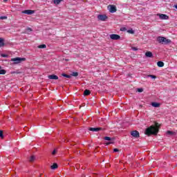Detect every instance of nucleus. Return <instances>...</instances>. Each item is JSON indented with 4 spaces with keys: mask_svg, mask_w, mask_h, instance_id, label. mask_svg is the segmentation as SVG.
I'll return each instance as SVG.
<instances>
[{
    "mask_svg": "<svg viewBox=\"0 0 177 177\" xmlns=\"http://www.w3.org/2000/svg\"><path fill=\"white\" fill-rule=\"evenodd\" d=\"M158 133V128L156 126H150L145 130V135L150 136V135H157Z\"/></svg>",
    "mask_w": 177,
    "mask_h": 177,
    "instance_id": "obj_1",
    "label": "nucleus"
},
{
    "mask_svg": "<svg viewBox=\"0 0 177 177\" xmlns=\"http://www.w3.org/2000/svg\"><path fill=\"white\" fill-rule=\"evenodd\" d=\"M158 41L159 44H162L164 45H168V44H170L171 40L169 39H167L164 37L159 36L158 37Z\"/></svg>",
    "mask_w": 177,
    "mask_h": 177,
    "instance_id": "obj_2",
    "label": "nucleus"
},
{
    "mask_svg": "<svg viewBox=\"0 0 177 177\" xmlns=\"http://www.w3.org/2000/svg\"><path fill=\"white\" fill-rule=\"evenodd\" d=\"M11 62H12L14 64H20V63H21L22 62H26V58L17 57L11 59Z\"/></svg>",
    "mask_w": 177,
    "mask_h": 177,
    "instance_id": "obj_3",
    "label": "nucleus"
},
{
    "mask_svg": "<svg viewBox=\"0 0 177 177\" xmlns=\"http://www.w3.org/2000/svg\"><path fill=\"white\" fill-rule=\"evenodd\" d=\"M104 140H108V142H106V146H109V145H113V143L114 142V140H115V139L114 138H110V137H104Z\"/></svg>",
    "mask_w": 177,
    "mask_h": 177,
    "instance_id": "obj_4",
    "label": "nucleus"
},
{
    "mask_svg": "<svg viewBox=\"0 0 177 177\" xmlns=\"http://www.w3.org/2000/svg\"><path fill=\"white\" fill-rule=\"evenodd\" d=\"M108 9L111 13H115L117 12V7L114 5L108 6Z\"/></svg>",
    "mask_w": 177,
    "mask_h": 177,
    "instance_id": "obj_5",
    "label": "nucleus"
},
{
    "mask_svg": "<svg viewBox=\"0 0 177 177\" xmlns=\"http://www.w3.org/2000/svg\"><path fill=\"white\" fill-rule=\"evenodd\" d=\"M110 38L113 41H118V39H121V36L115 34H112V35H110Z\"/></svg>",
    "mask_w": 177,
    "mask_h": 177,
    "instance_id": "obj_6",
    "label": "nucleus"
},
{
    "mask_svg": "<svg viewBox=\"0 0 177 177\" xmlns=\"http://www.w3.org/2000/svg\"><path fill=\"white\" fill-rule=\"evenodd\" d=\"M158 16L161 20H168L169 19V17L165 14H158Z\"/></svg>",
    "mask_w": 177,
    "mask_h": 177,
    "instance_id": "obj_7",
    "label": "nucleus"
},
{
    "mask_svg": "<svg viewBox=\"0 0 177 177\" xmlns=\"http://www.w3.org/2000/svg\"><path fill=\"white\" fill-rule=\"evenodd\" d=\"M22 13H24V15H34V13H35V11L32 10H25L22 11Z\"/></svg>",
    "mask_w": 177,
    "mask_h": 177,
    "instance_id": "obj_8",
    "label": "nucleus"
},
{
    "mask_svg": "<svg viewBox=\"0 0 177 177\" xmlns=\"http://www.w3.org/2000/svg\"><path fill=\"white\" fill-rule=\"evenodd\" d=\"M98 20H101V21H106V19H107V16L105 15H99L97 16Z\"/></svg>",
    "mask_w": 177,
    "mask_h": 177,
    "instance_id": "obj_9",
    "label": "nucleus"
},
{
    "mask_svg": "<svg viewBox=\"0 0 177 177\" xmlns=\"http://www.w3.org/2000/svg\"><path fill=\"white\" fill-rule=\"evenodd\" d=\"M100 129H102V128H99V127H90L89 128V131H91L92 132H99V131H100Z\"/></svg>",
    "mask_w": 177,
    "mask_h": 177,
    "instance_id": "obj_10",
    "label": "nucleus"
},
{
    "mask_svg": "<svg viewBox=\"0 0 177 177\" xmlns=\"http://www.w3.org/2000/svg\"><path fill=\"white\" fill-rule=\"evenodd\" d=\"M131 135L133 136V138H139V131H133L131 132Z\"/></svg>",
    "mask_w": 177,
    "mask_h": 177,
    "instance_id": "obj_11",
    "label": "nucleus"
},
{
    "mask_svg": "<svg viewBox=\"0 0 177 177\" xmlns=\"http://www.w3.org/2000/svg\"><path fill=\"white\" fill-rule=\"evenodd\" d=\"M48 78L49 80H59V77H57V75H48Z\"/></svg>",
    "mask_w": 177,
    "mask_h": 177,
    "instance_id": "obj_12",
    "label": "nucleus"
},
{
    "mask_svg": "<svg viewBox=\"0 0 177 177\" xmlns=\"http://www.w3.org/2000/svg\"><path fill=\"white\" fill-rule=\"evenodd\" d=\"M147 57H153V53L150 51H148L145 53Z\"/></svg>",
    "mask_w": 177,
    "mask_h": 177,
    "instance_id": "obj_13",
    "label": "nucleus"
},
{
    "mask_svg": "<svg viewBox=\"0 0 177 177\" xmlns=\"http://www.w3.org/2000/svg\"><path fill=\"white\" fill-rule=\"evenodd\" d=\"M158 67H164V62L159 61L157 62Z\"/></svg>",
    "mask_w": 177,
    "mask_h": 177,
    "instance_id": "obj_14",
    "label": "nucleus"
},
{
    "mask_svg": "<svg viewBox=\"0 0 177 177\" xmlns=\"http://www.w3.org/2000/svg\"><path fill=\"white\" fill-rule=\"evenodd\" d=\"M84 96H88V95H91V91L88 89H86L84 92Z\"/></svg>",
    "mask_w": 177,
    "mask_h": 177,
    "instance_id": "obj_15",
    "label": "nucleus"
},
{
    "mask_svg": "<svg viewBox=\"0 0 177 177\" xmlns=\"http://www.w3.org/2000/svg\"><path fill=\"white\" fill-rule=\"evenodd\" d=\"M151 106L153 107H160V103L158 102H152Z\"/></svg>",
    "mask_w": 177,
    "mask_h": 177,
    "instance_id": "obj_16",
    "label": "nucleus"
},
{
    "mask_svg": "<svg viewBox=\"0 0 177 177\" xmlns=\"http://www.w3.org/2000/svg\"><path fill=\"white\" fill-rule=\"evenodd\" d=\"M5 43L3 42V39L0 38V48H2V46H4Z\"/></svg>",
    "mask_w": 177,
    "mask_h": 177,
    "instance_id": "obj_17",
    "label": "nucleus"
},
{
    "mask_svg": "<svg viewBox=\"0 0 177 177\" xmlns=\"http://www.w3.org/2000/svg\"><path fill=\"white\" fill-rule=\"evenodd\" d=\"M38 48H39V49H45V48H46V45H45V44H41V45L38 46Z\"/></svg>",
    "mask_w": 177,
    "mask_h": 177,
    "instance_id": "obj_18",
    "label": "nucleus"
},
{
    "mask_svg": "<svg viewBox=\"0 0 177 177\" xmlns=\"http://www.w3.org/2000/svg\"><path fill=\"white\" fill-rule=\"evenodd\" d=\"M62 1H63V0H53V2L55 5H59V3H60V2H62Z\"/></svg>",
    "mask_w": 177,
    "mask_h": 177,
    "instance_id": "obj_19",
    "label": "nucleus"
},
{
    "mask_svg": "<svg viewBox=\"0 0 177 177\" xmlns=\"http://www.w3.org/2000/svg\"><path fill=\"white\" fill-rule=\"evenodd\" d=\"M6 74V71L3 70V69H0V75H5Z\"/></svg>",
    "mask_w": 177,
    "mask_h": 177,
    "instance_id": "obj_20",
    "label": "nucleus"
},
{
    "mask_svg": "<svg viewBox=\"0 0 177 177\" xmlns=\"http://www.w3.org/2000/svg\"><path fill=\"white\" fill-rule=\"evenodd\" d=\"M56 168H57V164L54 163V164L51 166V169H56Z\"/></svg>",
    "mask_w": 177,
    "mask_h": 177,
    "instance_id": "obj_21",
    "label": "nucleus"
},
{
    "mask_svg": "<svg viewBox=\"0 0 177 177\" xmlns=\"http://www.w3.org/2000/svg\"><path fill=\"white\" fill-rule=\"evenodd\" d=\"M62 77H66V78H71V75H67L66 73H63Z\"/></svg>",
    "mask_w": 177,
    "mask_h": 177,
    "instance_id": "obj_22",
    "label": "nucleus"
},
{
    "mask_svg": "<svg viewBox=\"0 0 177 177\" xmlns=\"http://www.w3.org/2000/svg\"><path fill=\"white\" fill-rule=\"evenodd\" d=\"M34 160H35V156H30V159H29V161H30V162H32V161H34Z\"/></svg>",
    "mask_w": 177,
    "mask_h": 177,
    "instance_id": "obj_23",
    "label": "nucleus"
},
{
    "mask_svg": "<svg viewBox=\"0 0 177 177\" xmlns=\"http://www.w3.org/2000/svg\"><path fill=\"white\" fill-rule=\"evenodd\" d=\"M71 75H73V77H78V72H73Z\"/></svg>",
    "mask_w": 177,
    "mask_h": 177,
    "instance_id": "obj_24",
    "label": "nucleus"
},
{
    "mask_svg": "<svg viewBox=\"0 0 177 177\" xmlns=\"http://www.w3.org/2000/svg\"><path fill=\"white\" fill-rule=\"evenodd\" d=\"M6 19H8V17L6 16L0 17V20H6Z\"/></svg>",
    "mask_w": 177,
    "mask_h": 177,
    "instance_id": "obj_25",
    "label": "nucleus"
},
{
    "mask_svg": "<svg viewBox=\"0 0 177 177\" xmlns=\"http://www.w3.org/2000/svg\"><path fill=\"white\" fill-rule=\"evenodd\" d=\"M148 77H149L150 78H153V80H156V78H157L156 75H149Z\"/></svg>",
    "mask_w": 177,
    "mask_h": 177,
    "instance_id": "obj_26",
    "label": "nucleus"
},
{
    "mask_svg": "<svg viewBox=\"0 0 177 177\" xmlns=\"http://www.w3.org/2000/svg\"><path fill=\"white\" fill-rule=\"evenodd\" d=\"M127 32H129V34H134L135 31H133V30L131 29V30H127Z\"/></svg>",
    "mask_w": 177,
    "mask_h": 177,
    "instance_id": "obj_27",
    "label": "nucleus"
},
{
    "mask_svg": "<svg viewBox=\"0 0 177 177\" xmlns=\"http://www.w3.org/2000/svg\"><path fill=\"white\" fill-rule=\"evenodd\" d=\"M167 135H174V132L171 131H168L167 132Z\"/></svg>",
    "mask_w": 177,
    "mask_h": 177,
    "instance_id": "obj_28",
    "label": "nucleus"
},
{
    "mask_svg": "<svg viewBox=\"0 0 177 177\" xmlns=\"http://www.w3.org/2000/svg\"><path fill=\"white\" fill-rule=\"evenodd\" d=\"M138 92L141 93V92H143V88H138Z\"/></svg>",
    "mask_w": 177,
    "mask_h": 177,
    "instance_id": "obj_29",
    "label": "nucleus"
},
{
    "mask_svg": "<svg viewBox=\"0 0 177 177\" xmlns=\"http://www.w3.org/2000/svg\"><path fill=\"white\" fill-rule=\"evenodd\" d=\"M0 138H3V133L2 131H0Z\"/></svg>",
    "mask_w": 177,
    "mask_h": 177,
    "instance_id": "obj_30",
    "label": "nucleus"
},
{
    "mask_svg": "<svg viewBox=\"0 0 177 177\" xmlns=\"http://www.w3.org/2000/svg\"><path fill=\"white\" fill-rule=\"evenodd\" d=\"M120 31H127V28H121Z\"/></svg>",
    "mask_w": 177,
    "mask_h": 177,
    "instance_id": "obj_31",
    "label": "nucleus"
},
{
    "mask_svg": "<svg viewBox=\"0 0 177 177\" xmlns=\"http://www.w3.org/2000/svg\"><path fill=\"white\" fill-rule=\"evenodd\" d=\"M26 31H28V32H30V31H32V30L31 29V28H28L26 29Z\"/></svg>",
    "mask_w": 177,
    "mask_h": 177,
    "instance_id": "obj_32",
    "label": "nucleus"
},
{
    "mask_svg": "<svg viewBox=\"0 0 177 177\" xmlns=\"http://www.w3.org/2000/svg\"><path fill=\"white\" fill-rule=\"evenodd\" d=\"M52 154H53V156H55V154H56V149H54V150L53 151Z\"/></svg>",
    "mask_w": 177,
    "mask_h": 177,
    "instance_id": "obj_33",
    "label": "nucleus"
},
{
    "mask_svg": "<svg viewBox=\"0 0 177 177\" xmlns=\"http://www.w3.org/2000/svg\"><path fill=\"white\" fill-rule=\"evenodd\" d=\"M114 153H117V151H119L118 149H113Z\"/></svg>",
    "mask_w": 177,
    "mask_h": 177,
    "instance_id": "obj_34",
    "label": "nucleus"
},
{
    "mask_svg": "<svg viewBox=\"0 0 177 177\" xmlns=\"http://www.w3.org/2000/svg\"><path fill=\"white\" fill-rule=\"evenodd\" d=\"M174 8H175L176 9H177V5H174Z\"/></svg>",
    "mask_w": 177,
    "mask_h": 177,
    "instance_id": "obj_35",
    "label": "nucleus"
},
{
    "mask_svg": "<svg viewBox=\"0 0 177 177\" xmlns=\"http://www.w3.org/2000/svg\"><path fill=\"white\" fill-rule=\"evenodd\" d=\"M3 57H6V55H2Z\"/></svg>",
    "mask_w": 177,
    "mask_h": 177,
    "instance_id": "obj_36",
    "label": "nucleus"
},
{
    "mask_svg": "<svg viewBox=\"0 0 177 177\" xmlns=\"http://www.w3.org/2000/svg\"><path fill=\"white\" fill-rule=\"evenodd\" d=\"M3 2H8V0H3Z\"/></svg>",
    "mask_w": 177,
    "mask_h": 177,
    "instance_id": "obj_37",
    "label": "nucleus"
},
{
    "mask_svg": "<svg viewBox=\"0 0 177 177\" xmlns=\"http://www.w3.org/2000/svg\"><path fill=\"white\" fill-rule=\"evenodd\" d=\"M1 67L0 66V70H1Z\"/></svg>",
    "mask_w": 177,
    "mask_h": 177,
    "instance_id": "obj_38",
    "label": "nucleus"
}]
</instances>
